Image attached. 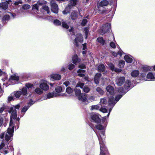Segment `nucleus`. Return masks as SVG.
<instances>
[{"mask_svg": "<svg viewBox=\"0 0 155 155\" xmlns=\"http://www.w3.org/2000/svg\"><path fill=\"white\" fill-rule=\"evenodd\" d=\"M78 13L77 12L74 11L72 12L71 15V18L72 20H75L78 17Z\"/></svg>", "mask_w": 155, "mask_h": 155, "instance_id": "obj_22", "label": "nucleus"}, {"mask_svg": "<svg viewBox=\"0 0 155 155\" xmlns=\"http://www.w3.org/2000/svg\"><path fill=\"white\" fill-rule=\"evenodd\" d=\"M124 89L121 88H120L119 89L118 91L120 93H123Z\"/></svg>", "mask_w": 155, "mask_h": 155, "instance_id": "obj_61", "label": "nucleus"}, {"mask_svg": "<svg viewBox=\"0 0 155 155\" xmlns=\"http://www.w3.org/2000/svg\"><path fill=\"white\" fill-rule=\"evenodd\" d=\"M20 105L18 104L15 106V107H11L10 109V112H11V116L10 120L12 118L15 119L17 116L16 110V109H19L20 108Z\"/></svg>", "mask_w": 155, "mask_h": 155, "instance_id": "obj_5", "label": "nucleus"}, {"mask_svg": "<svg viewBox=\"0 0 155 155\" xmlns=\"http://www.w3.org/2000/svg\"><path fill=\"white\" fill-rule=\"evenodd\" d=\"M106 90L110 95H111L109 97V104L113 107L116 103L122 97V95H119L115 97V100H114V97L112 96L114 94V88L110 85H108L106 87Z\"/></svg>", "mask_w": 155, "mask_h": 155, "instance_id": "obj_2", "label": "nucleus"}, {"mask_svg": "<svg viewBox=\"0 0 155 155\" xmlns=\"http://www.w3.org/2000/svg\"><path fill=\"white\" fill-rule=\"evenodd\" d=\"M91 118L93 121L96 123H98L101 122V119L99 118L98 115L92 114L91 115Z\"/></svg>", "mask_w": 155, "mask_h": 155, "instance_id": "obj_13", "label": "nucleus"}, {"mask_svg": "<svg viewBox=\"0 0 155 155\" xmlns=\"http://www.w3.org/2000/svg\"><path fill=\"white\" fill-rule=\"evenodd\" d=\"M8 146H6L4 143H2L0 145V150H1V152L4 154H6L8 153Z\"/></svg>", "mask_w": 155, "mask_h": 155, "instance_id": "obj_9", "label": "nucleus"}, {"mask_svg": "<svg viewBox=\"0 0 155 155\" xmlns=\"http://www.w3.org/2000/svg\"><path fill=\"white\" fill-rule=\"evenodd\" d=\"M75 67V65L72 64H70L68 66V69L71 70Z\"/></svg>", "mask_w": 155, "mask_h": 155, "instance_id": "obj_45", "label": "nucleus"}, {"mask_svg": "<svg viewBox=\"0 0 155 155\" xmlns=\"http://www.w3.org/2000/svg\"><path fill=\"white\" fill-rule=\"evenodd\" d=\"M14 124L12 120H10L9 126L8 128L5 136V139L6 141H8L13 136L14 130Z\"/></svg>", "mask_w": 155, "mask_h": 155, "instance_id": "obj_3", "label": "nucleus"}, {"mask_svg": "<svg viewBox=\"0 0 155 155\" xmlns=\"http://www.w3.org/2000/svg\"><path fill=\"white\" fill-rule=\"evenodd\" d=\"M124 59L127 62L131 63L132 62V59L128 55H125L124 56Z\"/></svg>", "mask_w": 155, "mask_h": 155, "instance_id": "obj_30", "label": "nucleus"}, {"mask_svg": "<svg viewBox=\"0 0 155 155\" xmlns=\"http://www.w3.org/2000/svg\"><path fill=\"white\" fill-rule=\"evenodd\" d=\"M78 73V76L81 77H83L84 75V73L85 72V71L83 70L79 69L77 71Z\"/></svg>", "mask_w": 155, "mask_h": 155, "instance_id": "obj_25", "label": "nucleus"}, {"mask_svg": "<svg viewBox=\"0 0 155 155\" xmlns=\"http://www.w3.org/2000/svg\"><path fill=\"white\" fill-rule=\"evenodd\" d=\"M110 68L112 71H114L116 72H119L121 71V70L119 69L114 68V66L112 63H110L108 64Z\"/></svg>", "mask_w": 155, "mask_h": 155, "instance_id": "obj_18", "label": "nucleus"}, {"mask_svg": "<svg viewBox=\"0 0 155 155\" xmlns=\"http://www.w3.org/2000/svg\"><path fill=\"white\" fill-rule=\"evenodd\" d=\"M77 3L76 0H71L68 6L66 8L65 10L63 12L64 14H66L69 12L70 9L73 7L75 6Z\"/></svg>", "mask_w": 155, "mask_h": 155, "instance_id": "obj_4", "label": "nucleus"}, {"mask_svg": "<svg viewBox=\"0 0 155 155\" xmlns=\"http://www.w3.org/2000/svg\"><path fill=\"white\" fill-rule=\"evenodd\" d=\"M30 8V6L28 4H25L22 6V8L24 10H27Z\"/></svg>", "mask_w": 155, "mask_h": 155, "instance_id": "obj_39", "label": "nucleus"}, {"mask_svg": "<svg viewBox=\"0 0 155 155\" xmlns=\"http://www.w3.org/2000/svg\"><path fill=\"white\" fill-rule=\"evenodd\" d=\"M100 108V107L97 105H93L91 106V110H98Z\"/></svg>", "mask_w": 155, "mask_h": 155, "instance_id": "obj_40", "label": "nucleus"}, {"mask_svg": "<svg viewBox=\"0 0 155 155\" xmlns=\"http://www.w3.org/2000/svg\"><path fill=\"white\" fill-rule=\"evenodd\" d=\"M125 63V61H124L121 60L120 61L119 65L120 68H123L124 67Z\"/></svg>", "mask_w": 155, "mask_h": 155, "instance_id": "obj_38", "label": "nucleus"}, {"mask_svg": "<svg viewBox=\"0 0 155 155\" xmlns=\"http://www.w3.org/2000/svg\"><path fill=\"white\" fill-rule=\"evenodd\" d=\"M101 76V74L99 73H97L94 77V81L96 84H98L99 83L100 78Z\"/></svg>", "mask_w": 155, "mask_h": 155, "instance_id": "obj_15", "label": "nucleus"}, {"mask_svg": "<svg viewBox=\"0 0 155 155\" xmlns=\"http://www.w3.org/2000/svg\"><path fill=\"white\" fill-rule=\"evenodd\" d=\"M11 2V1L9 0L8 1H6V2L1 3L0 4V8L4 10L7 9L8 8V4Z\"/></svg>", "mask_w": 155, "mask_h": 155, "instance_id": "obj_12", "label": "nucleus"}, {"mask_svg": "<svg viewBox=\"0 0 155 155\" xmlns=\"http://www.w3.org/2000/svg\"><path fill=\"white\" fill-rule=\"evenodd\" d=\"M50 76L51 79H53L54 80H60L61 78V75L58 74H51Z\"/></svg>", "mask_w": 155, "mask_h": 155, "instance_id": "obj_21", "label": "nucleus"}, {"mask_svg": "<svg viewBox=\"0 0 155 155\" xmlns=\"http://www.w3.org/2000/svg\"><path fill=\"white\" fill-rule=\"evenodd\" d=\"M43 8L44 10H45L48 14H49V8L46 5L44 6L43 7Z\"/></svg>", "mask_w": 155, "mask_h": 155, "instance_id": "obj_46", "label": "nucleus"}, {"mask_svg": "<svg viewBox=\"0 0 155 155\" xmlns=\"http://www.w3.org/2000/svg\"><path fill=\"white\" fill-rule=\"evenodd\" d=\"M63 84L65 85L67 87L70 84V82L68 81H65L63 83Z\"/></svg>", "mask_w": 155, "mask_h": 155, "instance_id": "obj_59", "label": "nucleus"}, {"mask_svg": "<svg viewBox=\"0 0 155 155\" xmlns=\"http://www.w3.org/2000/svg\"><path fill=\"white\" fill-rule=\"evenodd\" d=\"M62 26L63 27L67 29L68 28H69L68 26L67 25V24L65 23V22L64 21H63L62 22Z\"/></svg>", "mask_w": 155, "mask_h": 155, "instance_id": "obj_49", "label": "nucleus"}, {"mask_svg": "<svg viewBox=\"0 0 155 155\" xmlns=\"http://www.w3.org/2000/svg\"><path fill=\"white\" fill-rule=\"evenodd\" d=\"M13 100V97L12 96H10L8 97V101H12Z\"/></svg>", "mask_w": 155, "mask_h": 155, "instance_id": "obj_62", "label": "nucleus"}, {"mask_svg": "<svg viewBox=\"0 0 155 155\" xmlns=\"http://www.w3.org/2000/svg\"><path fill=\"white\" fill-rule=\"evenodd\" d=\"M108 4V2L105 0L101 1L99 4V6H105L107 5Z\"/></svg>", "mask_w": 155, "mask_h": 155, "instance_id": "obj_29", "label": "nucleus"}, {"mask_svg": "<svg viewBox=\"0 0 155 155\" xmlns=\"http://www.w3.org/2000/svg\"><path fill=\"white\" fill-rule=\"evenodd\" d=\"M51 6V10L55 13L58 12V5L55 2L54 0H51L50 2Z\"/></svg>", "mask_w": 155, "mask_h": 155, "instance_id": "obj_6", "label": "nucleus"}, {"mask_svg": "<svg viewBox=\"0 0 155 155\" xmlns=\"http://www.w3.org/2000/svg\"><path fill=\"white\" fill-rule=\"evenodd\" d=\"M29 107V106H28V107H26V106L22 108L21 111L22 112H25L26 111V110H28V108Z\"/></svg>", "mask_w": 155, "mask_h": 155, "instance_id": "obj_51", "label": "nucleus"}, {"mask_svg": "<svg viewBox=\"0 0 155 155\" xmlns=\"http://www.w3.org/2000/svg\"><path fill=\"white\" fill-rule=\"evenodd\" d=\"M125 81V78L124 77H117L115 79L116 83L118 86H121L123 84Z\"/></svg>", "mask_w": 155, "mask_h": 155, "instance_id": "obj_10", "label": "nucleus"}, {"mask_svg": "<svg viewBox=\"0 0 155 155\" xmlns=\"http://www.w3.org/2000/svg\"><path fill=\"white\" fill-rule=\"evenodd\" d=\"M41 88L39 87L36 88L35 90V92L38 94H42L43 91Z\"/></svg>", "mask_w": 155, "mask_h": 155, "instance_id": "obj_32", "label": "nucleus"}, {"mask_svg": "<svg viewBox=\"0 0 155 155\" xmlns=\"http://www.w3.org/2000/svg\"><path fill=\"white\" fill-rule=\"evenodd\" d=\"M139 71L137 70H135L133 71L131 73V76L132 77L135 78L138 76L139 74Z\"/></svg>", "mask_w": 155, "mask_h": 155, "instance_id": "obj_23", "label": "nucleus"}, {"mask_svg": "<svg viewBox=\"0 0 155 155\" xmlns=\"http://www.w3.org/2000/svg\"><path fill=\"white\" fill-rule=\"evenodd\" d=\"M110 28L111 25L110 24L107 23L106 24L104 25V28L102 30V31L101 33L103 34L105 33L107 31H108V29Z\"/></svg>", "mask_w": 155, "mask_h": 155, "instance_id": "obj_17", "label": "nucleus"}, {"mask_svg": "<svg viewBox=\"0 0 155 155\" xmlns=\"http://www.w3.org/2000/svg\"><path fill=\"white\" fill-rule=\"evenodd\" d=\"M87 98V95L84 93L81 94L80 96L78 97L79 100L84 101H85Z\"/></svg>", "mask_w": 155, "mask_h": 155, "instance_id": "obj_19", "label": "nucleus"}, {"mask_svg": "<svg viewBox=\"0 0 155 155\" xmlns=\"http://www.w3.org/2000/svg\"><path fill=\"white\" fill-rule=\"evenodd\" d=\"M84 84L81 82H78L76 85V87H80L81 88H82V87L84 85Z\"/></svg>", "mask_w": 155, "mask_h": 155, "instance_id": "obj_42", "label": "nucleus"}, {"mask_svg": "<svg viewBox=\"0 0 155 155\" xmlns=\"http://www.w3.org/2000/svg\"><path fill=\"white\" fill-rule=\"evenodd\" d=\"M27 88L26 87H23L21 90V91H18L15 94V95L16 98H19L22 94L25 95L27 94Z\"/></svg>", "mask_w": 155, "mask_h": 155, "instance_id": "obj_7", "label": "nucleus"}, {"mask_svg": "<svg viewBox=\"0 0 155 155\" xmlns=\"http://www.w3.org/2000/svg\"><path fill=\"white\" fill-rule=\"evenodd\" d=\"M22 3V1L21 0H19L15 2L14 3V5H18L19 4H21Z\"/></svg>", "mask_w": 155, "mask_h": 155, "instance_id": "obj_50", "label": "nucleus"}, {"mask_svg": "<svg viewBox=\"0 0 155 155\" xmlns=\"http://www.w3.org/2000/svg\"><path fill=\"white\" fill-rule=\"evenodd\" d=\"M107 103V101L106 99L104 98H101V99L100 101V104L101 106H102V104H105Z\"/></svg>", "mask_w": 155, "mask_h": 155, "instance_id": "obj_43", "label": "nucleus"}, {"mask_svg": "<svg viewBox=\"0 0 155 155\" xmlns=\"http://www.w3.org/2000/svg\"><path fill=\"white\" fill-rule=\"evenodd\" d=\"M97 40L102 45H104L105 41L103 39V38L102 37H99L97 38Z\"/></svg>", "mask_w": 155, "mask_h": 155, "instance_id": "obj_31", "label": "nucleus"}, {"mask_svg": "<svg viewBox=\"0 0 155 155\" xmlns=\"http://www.w3.org/2000/svg\"><path fill=\"white\" fill-rule=\"evenodd\" d=\"M105 69V67L103 64H100L98 67V70L100 72L104 71Z\"/></svg>", "mask_w": 155, "mask_h": 155, "instance_id": "obj_24", "label": "nucleus"}, {"mask_svg": "<svg viewBox=\"0 0 155 155\" xmlns=\"http://www.w3.org/2000/svg\"><path fill=\"white\" fill-rule=\"evenodd\" d=\"M40 88L44 91H47L49 89V86L47 84V81H43L40 84Z\"/></svg>", "mask_w": 155, "mask_h": 155, "instance_id": "obj_11", "label": "nucleus"}, {"mask_svg": "<svg viewBox=\"0 0 155 155\" xmlns=\"http://www.w3.org/2000/svg\"><path fill=\"white\" fill-rule=\"evenodd\" d=\"M84 31L85 32L86 38H87V35L88 32V29L87 28H85L84 29Z\"/></svg>", "mask_w": 155, "mask_h": 155, "instance_id": "obj_52", "label": "nucleus"}, {"mask_svg": "<svg viewBox=\"0 0 155 155\" xmlns=\"http://www.w3.org/2000/svg\"><path fill=\"white\" fill-rule=\"evenodd\" d=\"M5 106H3L0 108V113H2L3 111L5 110Z\"/></svg>", "mask_w": 155, "mask_h": 155, "instance_id": "obj_60", "label": "nucleus"}, {"mask_svg": "<svg viewBox=\"0 0 155 155\" xmlns=\"http://www.w3.org/2000/svg\"><path fill=\"white\" fill-rule=\"evenodd\" d=\"M78 59L77 55H74L72 57V61L74 64H76L78 62Z\"/></svg>", "mask_w": 155, "mask_h": 155, "instance_id": "obj_26", "label": "nucleus"}, {"mask_svg": "<svg viewBox=\"0 0 155 155\" xmlns=\"http://www.w3.org/2000/svg\"><path fill=\"white\" fill-rule=\"evenodd\" d=\"M96 91L100 95H103L104 93V91L100 87H97Z\"/></svg>", "mask_w": 155, "mask_h": 155, "instance_id": "obj_28", "label": "nucleus"}, {"mask_svg": "<svg viewBox=\"0 0 155 155\" xmlns=\"http://www.w3.org/2000/svg\"><path fill=\"white\" fill-rule=\"evenodd\" d=\"M74 91L75 92L76 95L78 97L81 94V90L77 89V88L74 89Z\"/></svg>", "mask_w": 155, "mask_h": 155, "instance_id": "obj_34", "label": "nucleus"}, {"mask_svg": "<svg viewBox=\"0 0 155 155\" xmlns=\"http://www.w3.org/2000/svg\"><path fill=\"white\" fill-rule=\"evenodd\" d=\"M96 128L100 130L98 132L99 133V135L98 133H96L98 137L100 144L101 153L100 155H105L104 153V151H106V149L104 144V140L105 137V131L104 130H101L103 129V127L100 125H98L96 126Z\"/></svg>", "mask_w": 155, "mask_h": 155, "instance_id": "obj_1", "label": "nucleus"}, {"mask_svg": "<svg viewBox=\"0 0 155 155\" xmlns=\"http://www.w3.org/2000/svg\"><path fill=\"white\" fill-rule=\"evenodd\" d=\"M87 22V20L86 19H84L82 22V25L84 26Z\"/></svg>", "mask_w": 155, "mask_h": 155, "instance_id": "obj_55", "label": "nucleus"}, {"mask_svg": "<svg viewBox=\"0 0 155 155\" xmlns=\"http://www.w3.org/2000/svg\"><path fill=\"white\" fill-rule=\"evenodd\" d=\"M151 69V68L150 67L145 66L143 68L142 71L143 72H147L148 71L150 70Z\"/></svg>", "mask_w": 155, "mask_h": 155, "instance_id": "obj_33", "label": "nucleus"}, {"mask_svg": "<svg viewBox=\"0 0 155 155\" xmlns=\"http://www.w3.org/2000/svg\"><path fill=\"white\" fill-rule=\"evenodd\" d=\"M45 3V2L43 0H40L39 1L37 4L33 5L32 7L33 9H36L38 10L39 5H41Z\"/></svg>", "mask_w": 155, "mask_h": 155, "instance_id": "obj_14", "label": "nucleus"}, {"mask_svg": "<svg viewBox=\"0 0 155 155\" xmlns=\"http://www.w3.org/2000/svg\"><path fill=\"white\" fill-rule=\"evenodd\" d=\"M61 96V94L56 93L52 92L48 93L47 95V97L48 98H50L54 97L59 96Z\"/></svg>", "mask_w": 155, "mask_h": 155, "instance_id": "obj_16", "label": "nucleus"}, {"mask_svg": "<svg viewBox=\"0 0 155 155\" xmlns=\"http://www.w3.org/2000/svg\"><path fill=\"white\" fill-rule=\"evenodd\" d=\"M110 46L113 48H116V46L115 43L113 42H111L110 44Z\"/></svg>", "mask_w": 155, "mask_h": 155, "instance_id": "obj_56", "label": "nucleus"}, {"mask_svg": "<svg viewBox=\"0 0 155 155\" xmlns=\"http://www.w3.org/2000/svg\"><path fill=\"white\" fill-rule=\"evenodd\" d=\"M146 78L150 80H155V74L151 72H150L147 74Z\"/></svg>", "mask_w": 155, "mask_h": 155, "instance_id": "obj_20", "label": "nucleus"}, {"mask_svg": "<svg viewBox=\"0 0 155 155\" xmlns=\"http://www.w3.org/2000/svg\"><path fill=\"white\" fill-rule=\"evenodd\" d=\"M19 79V77L15 74L12 76L10 78V80H14L18 81Z\"/></svg>", "mask_w": 155, "mask_h": 155, "instance_id": "obj_27", "label": "nucleus"}, {"mask_svg": "<svg viewBox=\"0 0 155 155\" xmlns=\"http://www.w3.org/2000/svg\"><path fill=\"white\" fill-rule=\"evenodd\" d=\"M55 90L56 92L58 93H60L62 91V88L58 86L56 88Z\"/></svg>", "mask_w": 155, "mask_h": 155, "instance_id": "obj_48", "label": "nucleus"}, {"mask_svg": "<svg viewBox=\"0 0 155 155\" xmlns=\"http://www.w3.org/2000/svg\"><path fill=\"white\" fill-rule=\"evenodd\" d=\"M79 68L82 69H84L86 68V67L84 64H82L79 65Z\"/></svg>", "mask_w": 155, "mask_h": 155, "instance_id": "obj_58", "label": "nucleus"}, {"mask_svg": "<svg viewBox=\"0 0 155 155\" xmlns=\"http://www.w3.org/2000/svg\"><path fill=\"white\" fill-rule=\"evenodd\" d=\"M10 18V16L8 15H5L2 18V21L4 22V21L8 20Z\"/></svg>", "mask_w": 155, "mask_h": 155, "instance_id": "obj_41", "label": "nucleus"}, {"mask_svg": "<svg viewBox=\"0 0 155 155\" xmlns=\"http://www.w3.org/2000/svg\"><path fill=\"white\" fill-rule=\"evenodd\" d=\"M140 77L142 80L147 81V78L146 77V74L145 73H141L140 75Z\"/></svg>", "mask_w": 155, "mask_h": 155, "instance_id": "obj_35", "label": "nucleus"}, {"mask_svg": "<svg viewBox=\"0 0 155 155\" xmlns=\"http://www.w3.org/2000/svg\"><path fill=\"white\" fill-rule=\"evenodd\" d=\"M54 25H60L61 24V21L58 19H56L54 21Z\"/></svg>", "mask_w": 155, "mask_h": 155, "instance_id": "obj_36", "label": "nucleus"}, {"mask_svg": "<svg viewBox=\"0 0 155 155\" xmlns=\"http://www.w3.org/2000/svg\"><path fill=\"white\" fill-rule=\"evenodd\" d=\"M122 51H120V52L118 53H117L114 52H113L112 53V54L115 57H116L118 54L120 56H121L122 55Z\"/></svg>", "mask_w": 155, "mask_h": 155, "instance_id": "obj_44", "label": "nucleus"}, {"mask_svg": "<svg viewBox=\"0 0 155 155\" xmlns=\"http://www.w3.org/2000/svg\"><path fill=\"white\" fill-rule=\"evenodd\" d=\"M4 133H2L0 135V137L1 138H3L4 137Z\"/></svg>", "mask_w": 155, "mask_h": 155, "instance_id": "obj_64", "label": "nucleus"}, {"mask_svg": "<svg viewBox=\"0 0 155 155\" xmlns=\"http://www.w3.org/2000/svg\"><path fill=\"white\" fill-rule=\"evenodd\" d=\"M83 41V38L82 35L80 34L77 35L76 38L74 40V44L77 46H78L79 42H82Z\"/></svg>", "mask_w": 155, "mask_h": 155, "instance_id": "obj_8", "label": "nucleus"}, {"mask_svg": "<svg viewBox=\"0 0 155 155\" xmlns=\"http://www.w3.org/2000/svg\"><path fill=\"white\" fill-rule=\"evenodd\" d=\"M90 91V89L88 87H84L83 88V91L85 92L88 93Z\"/></svg>", "mask_w": 155, "mask_h": 155, "instance_id": "obj_47", "label": "nucleus"}, {"mask_svg": "<svg viewBox=\"0 0 155 155\" xmlns=\"http://www.w3.org/2000/svg\"><path fill=\"white\" fill-rule=\"evenodd\" d=\"M35 103L34 102H33L31 100L29 103H28V104H30V105H31L33 104H34Z\"/></svg>", "mask_w": 155, "mask_h": 155, "instance_id": "obj_63", "label": "nucleus"}, {"mask_svg": "<svg viewBox=\"0 0 155 155\" xmlns=\"http://www.w3.org/2000/svg\"><path fill=\"white\" fill-rule=\"evenodd\" d=\"M26 87L28 88H31L32 87L33 85L32 84L29 83H27L25 85Z\"/></svg>", "mask_w": 155, "mask_h": 155, "instance_id": "obj_54", "label": "nucleus"}, {"mask_svg": "<svg viewBox=\"0 0 155 155\" xmlns=\"http://www.w3.org/2000/svg\"><path fill=\"white\" fill-rule=\"evenodd\" d=\"M73 91V90L70 87H68L66 89V92L68 94L71 93Z\"/></svg>", "mask_w": 155, "mask_h": 155, "instance_id": "obj_37", "label": "nucleus"}, {"mask_svg": "<svg viewBox=\"0 0 155 155\" xmlns=\"http://www.w3.org/2000/svg\"><path fill=\"white\" fill-rule=\"evenodd\" d=\"M100 110L103 113H105L107 111V110L106 108H101Z\"/></svg>", "mask_w": 155, "mask_h": 155, "instance_id": "obj_53", "label": "nucleus"}, {"mask_svg": "<svg viewBox=\"0 0 155 155\" xmlns=\"http://www.w3.org/2000/svg\"><path fill=\"white\" fill-rule=\"evenodd\" d=\"M4 118L2 117H0V127H1L2 125L3 121Z\"/></svg>", "mask_w": 155, "mask_h": 155, "instance_id": "obj_57", "label": "nucleus"}]
</instances>
